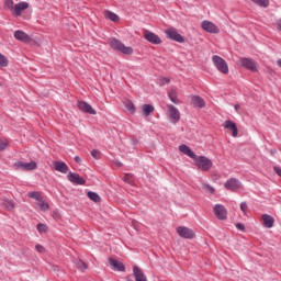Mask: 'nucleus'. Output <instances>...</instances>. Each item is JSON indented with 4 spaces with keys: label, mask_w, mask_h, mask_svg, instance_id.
Returning <instances> with one entry per match:
<instances>
[{
    "label": "nucleus",
    "mask_w": 281,
    "mask_h": 281,
    "mask_svg": "<svg viewBox=\"0 0 281 281\" xmlns=\"http://www.w3.org/2000/svg\"><path fill=\"white\" fill-rule=\"evenodd\" d=\"M168 95H169V99L171 100V102L173 104H177V91L170 90Z\"/></svg>",
    "instance_id": "obj_30"
},
{
    "label": "nucleus",
    "mask_w": 281,
    "mask_h": 281,
    "mask_svg": "<svg viewBox=\"0 0 281 281\" xmlns=\"http://www.w3.org/2000/svg\"><path fill=\"white\" fill-rule=\"evenodd\" d=\"M202 188L205 190V192H209V194H214V192H215L214 187H212L207 183H203Z\"/></svg>",
    "instance_id": "obj_31"
},
{
    "label": "nucleus",
    "mask_w": 281,
    "mask_h": 281,
    "mask_svg": "<svg viewBox=\"0 0 281 281\" xmlns=\"http://www.w3.org/2000/svg\"><path fill=\"white\" fill-rule=\"evenodd\" d=\"M240 211L243 212V214H247V202L240 203Z\"/></svg>",
    "instance_id": "obj_40"
},
{
    "label": "nucleus",
    "mask_w": 281,
    "mask_h": 281,
    "mask_svg": "<svg viewBox=\"0 0 281 281\" xmlns=\"http://www.w3.org/2000/svg\"><path fill=\"white\" fill-rule=\"evenodd\" d=\"M36 251H38L40 254H44L45 252V247L41 246V245H36L35 246Z\"/></svg>",
    "instance_id": "obj_41"
},
{
    "label": "nucleus",
    "mask_w": 281,
    "mask_h": 281,
    "mask_svg": "<svg viewBox=\"0 0 281 281\" xmlns=\"http://www.w3.org/2000/svg\"><path fill=\"white\" fill-rule=\"evenodd\" d=\"M201 26H202V30H204L205 32H209L210 34H218V27L214 23L207 20L203 21Z\"/></svg>",
    "instance_id": "obj_15"
},
{
    "label": "nucleus",
    "mask_w": 281,
    "mask_h": 281,
    "mask_svg": "<svg viewBox=\"0 0 281 281\" xmlns=\"http://www.w3.org/2000/svg\"><path fill=\"white\" fill-rule=\"evenodd\" d=\"M2 205L10 212L14 207V202H12V200H4Z\"/></svg>",
    "instance_id": "obj_28"
},
{
    "label": "nucleus",
    "mask_w": 281,
    "mask_h": 281,
    "mask_svg": "<svg viewBox=\"0 0 281 281\" xmlns=\"http://www.w3.org/2000/svg\"><path fill=\"white\" fill-rule=\"evenodd\" d=\"M133 273L136 281H148V279H146V274H144V271H142L139 267L134 266Z\"/></svg>",
    "instance_id": "obj_22"
},
{
    "label": "nucleus",
    "mask_w": 281,
    "mask_h": 281,
    "mask_svg": "<svg viewBox=\"0 0 281 281\" xmlns=\"http://www.w3.org/2000/svg\"><path fill=\"white\" fill-rule=\"evenodd\" d=\"M8 148V143L7 142H1L0 143V150H5Z\"/></svg>",
    "instance_id": "obj_42"
},
{
    "label": "nucleus",
    "mask_w": 281,
    "mask_h": 281,
    "mask_svg": "<svg viewBox=\"0 0 281 281\" xmlns=\"http://www.w3.org/2000/svg\"><path fill=\"white\" fill-rule=\"evenodd\" d=\"M67 179L70 183H75V186H85L87 183V180L82 176L71 171L67 175Z\"/></svg>",
    "instance_id": "obj_10"
},
{
    "label": "nucleus",
    "mask_w": 281,
    "mask_h": 281,
    "mask_svg": "<svg viewBox=\"0 0 281 281\" xmlns=\"http://www.w3.org/2000/svg\"><path fill=\"white\" fill-rule=\"evenodd\" d=\"M256 5H260V8H267L269 5V0H251Z\"/></svg>",
    "instance_id": "obj_29"
},
{
    "label": "nucleus",
    "mask_w": 281,
    "mask_h": 281,
    "mask_svg": "<svg viewBox=\"0 0 281 281\" xmlns=\"http://www.w3.org/2000/svg\"><path fill=\"white\" fill-rule=\"evenodd\" d=\"M54 169L63 175H67V172H69V166H67L65 161H54Z\"/></svg>",
    "instance_id": "obj_20"
},
{
    "label": "nucleus",
    "mask_w": 281,
    "mask_h": 281,
    "mask_svg": "<svg viewBox=\"0 0 281 281\" xmlns=\"http://www.w3.org/2000/svg\"><path fill=\"white\" fill-rule=\"evenodd\" d=\"M238 65H240V67H244L245 69H248V71H252V74H255V71H258V64H256V60L251 58L241 57L238 60Z\"/></svg>",
    "instance_id": "obj_4"
},
{
    "label": "nucleus",
    "mask_w": 281,
    "mask_h": 281,
    "mask_svg": "<svg viewBox=\"0 0 281 281\" xmlns=\"http://www.w3.org/2000/svg\"><path fill=\"white\" fill-rule=\"evenodd\" d=\"M277 30H279V32H281V20H279V21L277 22Z\"/></svg>",
    "instance_id": "obj_46"
},
{
    "label": "nucleus",
    "mask_w": 281,
    "mask_h": 281,
    "mask_svg": "<svg viewBox=\"0 0 281 281\" xmlns=\"http://www.w3.org/2000/svg\"><path fill=\"white\" fill-rule=\"evenodd\" d=\"M271 155H276V149H270Z\"/></svg>",
    "instance_id": "obj_49"
},
{
    "label": "nucleus",
    "mask_w": 281,
    "mask_h": 281,
    "mask_svg": "<svg viewBox=\"0 0 281 281\" xmlns=\"http://www.w3.org/2000/svg\"><path fill=\"white\" fill-rule=\"evenodd\" d=\"M168 111L171 122H173V124H177V122L181 120V113L179 112V109H177L175 105H169Z\"/></svg>",
    "instance_id": "obj_14"
},
{
    "label": "nucleus",
    "mask_w": 281,
    "mask_h": 281,
    "mask_svg": "<svg viewBox=\"0 0 281 281\" xmlns=\"http://www.w3.org/2000/svg\"><path fill=\"white\" fill-rule=\"evenodd\" d=\"M262 221H263V227H267L268 229H271V227H273V223H276V220L273 218V216L269 214H263Z\"/></svg>",
    "instance_id": "obj_23"
},
{
    "label": "nucleus",
    "mask_w": 281,
    "mask_h": 281,
    "mask_svg": "<svg viewBox=\"0 0 281 281\" xmlns=\"http://www.w3.org/2000/svg\"><path fill=\"white\" fill-rule=\"evenodd\" d=\"M37 229L38 232H47V226L45 224L38 223Z\"/></svg>",
    "instance_id": "obj_39"
},
{
    "label": "nucleus",
    "mask_w": 281,
    "mask_h": 281,
    "mask_svg": "<svg viewBox=\"0 0 281 281\" xmlns=\"http://www.w3.org/2000/svg\"><path fill=\"white\" fill-rule=\"evenodd\" d=\"M154 112H155V106H153V104L143 105V113L145 117H148V115H150V113H154Z\"/></svg>",
    "instance_id": "obj_24"
},
{
    "label": "nucleus",
    "mask_w": 281,
    "mask_h": 281,
    "mask_svg": "<svg viewBox=\"0 0 281 281\" xmlns=\"http://www.w3.org/2000/svg\"><path fill=\"white\" fill-rule=\"evenodd\" d=\"M123 180L125 181V183H133V175L126 173V175L123 177Z\"/></svg>",
    "instance_id": "obj_37"
},
{
    "label": "nucleus",
    "mask_w": 281,
    "mask_h": 281,
    "mask_svg": "<svg viewBox=\"0 0 281 281\" xmlns=\"http://www.w3.org/2000/svg\"><path fill=\"white\" fill-rule=\"evenodd\" d=\"M165 82H170V79L169 78H165Z\"/></svg>",
    "instance_id": "obj_50"
},
{
    "label": "nucleus",
    "mask_w": 281,
    "mask_h": 281,
    "mask_svg": "<svg viewBox=\"0 0 281 281\" xmlns=\"http://www.w3.org/2000/svg\"><path fill=\"white\" fill-rule=\"evenodd\" d=\"M14 38H16V41H21V43H30L32 41V37L23 31H15Z\"/></svg>",
    "instance_id": "obj_19"
},
{
    "label": "nucleus",
    "mask_w": 281,
    "mask_h": 281,
    "mask_svg": "<svg viewBox=\"0 0 281 281\" xmlns=\"http://www.w3.org/2000/svg\"><path fill=\"white\" fill-rule=\"evenodd\" d=\"M191 103L195 109H205V100L201 95H193L191 98Z\"/></svg>",
    "instance_id": "obj_18"
},
{
    "label": "nucleus",
    "mask_w": 281,
    "mask_h": 281,
    "mask_svg": "<svg viewBox=\"0 0 281 281\" xmlns=\"http://www.w3.org/2000/svg\"><path fill=\"white\" fill-rule=\"evenodd\" d=\"M176 231L180 238H186L187 240H192L193 238H196V234L192 231V228L186 226H178Z\"/></svg>",
    "instance_id": "obj_5"
},
{
    "label": "nucleus",
    "mask_w": 281,
    "mask_h": 281,
    "mask_svg": "<svg viewBox=\"0 0 281 281\" xmlns=\"http://www.w3.org/2000/svg\"><path fill=\"white\" fill-rule=\"evenodd\" d=\"M165 34L170 41H175L176 43H186V38H183V36L179 34L176 29H167L165 30Z\"/></svg>",
    "instance_id": "obj_6"
},
{
    "label": "nucleus",
    "mask_w": 281,
    "mask_h": 281,
    "mask_svg": "<svg viewBox=\"0 0 281 281\" xmlns=\"http://www.w3.org/2000/svg\"><path fill=\"white\" fill-rule=\"evenodd\" d=\"M4 8L8 10H11L13 12L14 10V1L13 0H5L4 1Z\"/></svg>",
    "instance_id": "obj_32"
},
{
    "label": "nucleus",
    "mask_w": 281,
    "mask_h": 281,
    "mask_svg": "<svg viewBox=\"0 0 281 281\" xmlns=\"http://www.w3.org/2000/svg\"><path fill=\"white\" fill-rule=\"evenodd\" d=\"M109 45L114 52H121V54H125L126 56H131L133 54V47L124 45L122 41L112 37L109 40Z\"/></svg>",
    "instance_id": "obj_1"
},
{
    "label": "nucleus",
    "mask_w": 281,
    "mask_h": 281,
    "mask_svg": "<svg viewBox=\"0 0 281 281\" xmlns=\"http://www.w3.org/2000/svg\"><path fill=\"white\" fill-rule=\"evenodd\" d=\"M110 267L113 271H126V266L117 259H110Z\"/></svg>",
    "instance_id": "obj_17"
},
{
    "label": "nucleus",
    "mask_w": 281,
    "mask_h": 281,
    "mask_svg": "<svg viewBox=\"0 0 281 281\" xmlns=\"http://www.w3.org/2000/svg\"><path fill=\"white\" fill-rule=\"evenodd\" d=\"M14 168L18 170H36V161L32 160L30 162L16 161L13 164Z\"/></svg>",
    "instance_id": "obj_11"
},
{
    "label": "nucleus",
    "mask_w": 281,
    "mask_h": 281,
    "mask_svg": "<svg viewBox=\"0 0 281 281\" xmlns=\"http://www.w3.org/2000/svg\"><path fill=\"white\" fill-rule=\"evenodd\" d=\"M179 150L183 155H187V157H190L191 159H196V154H194V151H192V149L188 145L186 144L180 145Z\"/></svg>",
    "instance_id": "obj_21"
},
{
    "label": "nucleus",
    "mask_w": 281,
    "mask_h": 281,
    "mask_svg": "<svg viewBox=\"0 0 281 281\" xmlns=\"http://www.w3.org/2000/svg\"><path fill=\"white\" fill-rule=\"evenodd\" d=\"M125 108L130 111V113H135V104L132 101H127L125 103Z\"/></svg>",
    "instance_id": "obj_34"
},
{
    "label": "nucleus",
    "mask_w": 281,
    "mask_h": 281,
    "mask_svg": "<svg viewBox=\"0 0 281 281\" xmlns=\"http://www.w3.org/2000/svg\"><path fill=\"white\" fill-rule=\"evenodd\" d=\"M8 57L0 53V67H8Z\"/></svg>",
    "instance_id": "obj_33"
},
{
    "label": "nucleus",
    "mask_w": 281,
    "mask_h": 281,
    "mask_svg": "<svg viewBox=\"0 0 281 281\" xmlns=\"http://www.w3.org/2000/svg\"><path fill=\"white\" fill-rule=\"evenodd\" d=\"M30 8V3L27 2H19L13 7L12 14L13 16H21L24 12V10H27Z\"/></svg>",
    "instance_id": "obj_13"
},
{
    "label": "nucleus",
    "mask_w": 281,
    "mask_h": 281,
    "mask_svg": "<svg viewBox=\"0 0 281 281\" xmlns=\"http://www.w3.org/2000/svg\"><path fill=\"white\" fill-rule=\"evenodd\" d=\"M223 126L224 128H227V131H231L234 137H238V127L236 126V123H234V121H225Z\"/></svg>",
    "instance_id": "obj_16"
},
{
    "label": "nucleus",
    "mask_w": 281,
    "mask_h": 281,
    "mask_svg": "<svg viewBox=\"0 0 281 281\" xmlns=\"http://www.w3.org/2000/svg\"><path fill=\"white\" fill-rule=\"evenodd\" d=\"M234 109H235V111L238 113V111H239V109H240V104H236V105L234 106Z\"/></svg>",
    "instance_id": "obj_47"
},
{
    "label": "nucleus",
    "mask_w": 281,
    "mask_h": 281,
    "mask_svg": "<svg viewBox=\"0 0 281 281\" xmlns=\"http://www.w3.org/2000/svg\"><path fill=\"white\" fill-rule=\"evenodd\" d=\"M274 172L278 175V177H281V168L278 166L273 167Z\"/></svg>",
    "instance_id": "obj_44"
},
{
    "label": "nucleus",
    "mask_w": 281,
    "mask_h": 281,
    "mask_svg": "<svg viewBox=\"0 0 281 281\" xmlns=\"http://www.w3.org/2000/svg\"><path fill=\"white\" fill-rule=\"evenodd\" d=\"M105 19H109L110 21H113V23H117V21H120V16H117V14H115L111 11L105 12Z\"/></svg>",
    "instance_id": "obj_26"
},
{
    "label": "nucleus",
    "mask_w": 281,
    "mask_h": 281,
    "mask_svg": "<svg viewBox=\"0 0 281 281\" xmlns=\"http://www.w3.org/2000/svg\"><path fill=\"white\" fill-rule=\"evenodd\" d=\"M29 196H30L31 199H35V201H42V199H43V196H41L38 192H31V193L29 194Z\"/></svg>",
    "instance_id": "obj_36"
},
{
    "label": "nucleus",
    "mask_w": 281,
    "mask_h": 281,
    "mask_svg": "<svg viewBox=\"0 0 281 281\" xmlns=\"http://www.w3.org/2000/svg\"><path fill=\"white\" fill-rule=\"evenodd\" d=\"M277 65L281 68V58L277 60Z\"/></svg>",
    "instance_id": "obj_48"
},
{
    "label": "nucleus",
    "mask_w": 281,
    "mask_h": 281,
    "mask_svg": "<svg viewBox=\"0 0 281 281\" xmlns=\"http://www.w3.org/2000/svg\"><path fill=\"white\" fill-rule=\"evenodd\" d=\"M212 61H213V65L216 67L217 71L225 75L229 74V66L227 65V61L223 59V57L218 55H213Z\"/></svg>",
    "instance_id": "obj_2"
},
{
    "label": "nucleus",
    "mask_w": 281,
    "mask_h": 281,
    "mask_svg": "<svg viewBox=\"0 0 281 281\" xmlns=\"http://www.w3.org/2000/svg\"><path fill=\"white\" fill-rule=\"evenodd\" d=\"M193 160L195 161L196 168L199 170H202V172H207L213 166L210 158H207L205 156H195V158Z\"/></svg>",
    "instance_id": "obj_3"
},
{
    "label": "nucleus",
    "mask_w": 281,
    "mask_h": 281,
    "mask_svg": "<svg viewBox=\"0 0 281 281\" xmlns=\"http://www.w3.org/2000/svg\"><path fill=\"white\" fill-rule=\"evenodd\" d=\"M75 265L79 271H87V263L80 259L75 260Z\"/></svg>",
    "instance_id": "obj_27"
},
{
    "label": "nucleus",
    "mask_w": 281,
    "mask_h": 281,
    "mask_svg": "<svg viewBox=\"0 0 281 281\" xmlns=\"http://www.w3.org/2000/svg\"><path fill=\"white\" fill-rule=\"evenodd\" d=\"M236 227L240 231V232H245V224L243 223H237Z\"/></svg>",
    "instance_id": "obj_43"
},
{
    "label": "nucleus",
    "mask_w": 281,
    "mask_h": 281,
    "mask_svg": "<svg viewBox=\"0 0 281 281\" xmlns=\"http://www.w3.org/2000/svg\"><path fill=\"white\" fill-rule=\"evenodd\" d=\"M88 199H90V201H93L94 203H100L101 198L97 192L93 191H89L87 193Z\"/></svg>",
    "instance_id": "obj_25"
},
{
    "label": "nucleus",
    "mask_w": 281,
    "mask_h": 281,
    "mask_svg": "<svg viewBox=\"0 0 281 281\" xmlns=\"http://www.w3.org/2000/svg\"><path fill=\"white\" fill-rule=\"evenodd\" d=\"M40 207L44 212H47V210H49V204L47 202L43 201V200H40Z\"/></svg>",
    "instance_id": "obj_35"
},
{
    "label": "nucleus",
    "mask_w": 281,
    "mask_h": 281,
    "mask_svg": "<svg viewBox=\"0 0 281 281\" xmlns=\"http://www.w3.org/2000/svg\"><path fill=\"white\" fill-rule=\"evenodd\" d=\"M214 215L218 221H226L227 220V209L223 204H215L213 207Z\"/></svg>",
    "instance_id": "obj_7"
},
{
    "label": "nucleus",
    "mask_w": 281,
    "mask_h": 281,
    "mask_svg": "<svg viewBox=\"0 0 281 281\" xmlns=\"http://www.w3.org/2000/svg\"><path fill=\"white\" fill-rule=\"evenodd\" d=\"M78 110L82 111L83 113H88L89 115H95V109L91 106V104L85 102V101H78L77 103Z\"/></svg>",
    "instance_id": "obj_12"
},
{
    "label": "nucleus",
    "mask_w": 281,
    "mask_h": 281,
    "mask_svg": "<svg viewBox=\"0 0 281 281\" xmlns=\"http://www.w3.org/2000/svg\"><path fill=\"white\" fill-rule=\"evenodd\" d=\"M243 186L241 182H239L236 178H231L224 183L225 190H229L231 192H236L240 190V187Z\"/></svg>",
    "instance_id": "obj_8"
},
{
    "label": "nucleus",
    "mask_w": 281,
    "mask_h": 281,
    "mask_svg": "<svg viewBox=\"0 0 281 281\" xmlns=\"http://www.w3.org/2000/svg\"><path fill=\"white\" fill-rule=\"evenodd\" d=\"M144 38L145 41H148V43H151V45H161V37L159 35L146 30L144 31Z\"/></svg>",
    "instance_id": "obj_9"
},
{
    "label": "nucleus",
    "mask_w": 281,
    "mask_h": 281,
    "mask_svg": "<svg viewBox=\"0 0 281 281\" xmlns=\"http://www.w3.org/2000/svg\"><path fill=\"white\" fill-rule=\"evenodd\" d=\"M75 161L76 164H81L82 159L80 158V156H75Z\"/></svg>",
    "instance_id": "obj_45"
},
{
    "label": "nucleus",
    "mask_w": 281,
    "mask_h": 281,
    "mask_svg": "<svg viewBox=\"0 0 281 281\" xmlns=\"http://www.w3.org/2000/svg\"><path fill=\"white\" fill-rule=\"evenodd\" d=\"M91 156L93 157V159H100V156H101L100 150L92 149L91 150Z\"/></svg>",
    "instance_id": "obj_38"
}]
</instances>
